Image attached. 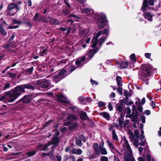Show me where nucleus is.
<instances>
[{
    "label": "nucleus",
    "instance_id": "obj_24",
    "mask_svg": "<svg viewBox=\"0 0 161 161\" xmlns=\"http://www.w3.org/2000/svg\"><path fill=\"white\" fill-rule=\"evenodd\" d=\"M100 115L103 116V117L109 120L110 118V116L106 112H103L100 113Z\"/></svg>",
    "mask_w": 161,
    "mask_h": 161
},
{
    "label": "nucleus",
    "instance_id": "obj_4",
    "mask_svg": "<svg viewBox=\"0 0 161 161\" xmlns=\"http://www.w3.org/2000/svg\"><path fill=\"white\" fill-rule=\"evenodd\" d=\"M107 21V19L105 14H100V17L98 18L97 21L98 28L100 29L104 27Z\"/></svg>",
    "mask_w": 161,
    "mask_h": 161
},
{
    "label": "nucleus",
    "instance_id": "obj_53",
    "mask_svg": "<svg viewBox=\"0 0 161 161\" xmlns=\"http://www.w3.org/2000/svg\"><path fill=\"white\" fill-rule=\"evenodd\" d=\"M146 101H136L135 104L137 105L138 104L139 105H143L145 103Z\"/></svg>",
    "mask_w": 161,
    "mask_h": 161
},
{
    "label": "nucleus",
    "instance_id": "obj_21",
    "mask_svg": "<svg viewBox=\"0 0 161 161\" xmlns=\"http://www.w3.org/2000/svg\"><path fill=\"white\" fill-rule=\"evenodd\" d=\"M54 146H53L51 147L52 149V150L49 153H48V156H49L50 158L52 160H54L55 158L54 156L53 155L54 153V150L53 149Z\"/></svg>",
    "mask_w": 161,
    "mask_h": 161
},
{
    "label": "nucleus",
    "instance_id": "obj_59",
    "mask_svg": "<svg viewBox=\"0 0 161 161\" xmlns=\"http://www.w3.org/2000/svg\"><path fill=\"white\" fill-rule=\"evenodd\" d=\"M108 30L107 29H104L103 30V35H105L107 36L108 34Z\"/></svg>",
    "mask_w": 161,
    "mask_h": 161
},
{
    "label": "nucleus",
    "instance_id": "obj_18",
    "mask_svg": "<svg viewBox=\"0 0 161 161\" xmlns=\"http://www.w3.org/2000/svg\"><path fill=\"white\" fill-rule=\"evenodd\" d=\"M16 5L15 3H12L8 5V7L7 10H9V12H11V10L14 9Z\"/></svg>",
    "mask_w": 161,
    "mask_h": 161
},
{
    "label": "nucleus",
    "instance_id": "obj_48",
    "mask_svg": "<svg viewBox=\"0 0 161 161\" xmlns=\"http://www.w3.org/2000/svg\"><path fill=\"white\" fill-rule=\"evenodd\" d=\"M34 69V68L33 67H31L26 70V72H28L30 74H31Z\"/></svg>",
    "mask_w": 161,
    "mask_h": 161
},
{
    "label": "nucleus",
    "instance_id": "obj_33",
    "mask_svg": "<svg viewBox=\"0 0 161 161\" xmlns=\"http://www.w3.org/2000/svg\"><path fill=\"white\" fill-rule=\"evenodd\" d=\"M68 119L69 120L72 121L76 120V117L74 115H70L68 117Z\"/></svg>",
    "mask_w": 161,
    "mask_h": 161
},
{
    "label": "nucleus",
    "instance_id": "obj_7",
    "mask_svg": "<svg viewBox=\"0 0 161 161\" xmlns=\"http://www.w3.org/2000/svg\"><path fill=\"white\" fill-rule=\"evenodd\" d=\"M128 101H119V103H118L115 106L116 110L118 111L119 112L121 113L123 110V108L125 107V104Z\"/></svg>",
    "mask_w": 161,
    "mask_h": 161
},
{
    "label": "nucleus",
    "instance_id": "obj_32",
    "mask_svg": "<svg viewBox=\"0 0 161 161\" xmlns=\"http://www.w3.org/2000/svg\"><path fill=\"white\" fill-rule=\"evenodd\" d=\"M42 18L41 17L40 18H39L38 14H35L34 18V20L35 21V22H37L38 21H40L42 19Z\"/></svg>",
    "mask_w": 161,
    "mask_h": 161
},
{
    "label": "nucleus",
    "instance_id": "obj_20",
    "mask_svg": "<svg viewBox=\"0 0 161 161\" xmlns=\"http://www.w3.org/2000/svg\"><path fill=\"white\" fill-rule=\"evenodd\" d=\"M0 34L4 36H6L7 34V32L4 29L3 25L1 24H0Z\"/></svg>",
    "mask_w": 161,
    "mask_h": 161
},
{
    "label": "nucleus",
    "instance_id": "obj_34",
    "mask_svg": "<svg viewBox=\"0 0 161 161\" xmlns=\"http://www.w3.org/2000/svg\"><path fill=\"white\" fill-rule=\"evenodd\" d=\"M31 97L30 95H27L25 96L22 99L21 101H29V98Z\"/></svg>",
    "mask_w": 161,
    "mask_h": 161
},
{
    "label": "nucleus",
    "instance_id": "obj_5",
    "mask_svg": "<svg viewBox=\"0 0 161 161\" xmlns=\"http://www.w3.org/2000/svg\"><path fill=\"white\" fill-rule=\"evenodd\" d=\"M152 68V67L151 65H146L144 69L143 70L142 76L145 78L150 76Z\"/></svg>",
    "mask_w": 161,
    "mask_h": 161
},
{
    "label": "nucleus",
    "instance_id": "obj_63",
    "mask_svg": "<svg viewBox=\"0 0 161 161\" xmlns=\"http://www.w3.org/2000/svg\"><path fill=\"white\" fill-rule=\"evenodd\" d=\"M75 64L76 66H77V67H79L80 64V60H77L75 61Z\"/></svg>",
    "mask_w": 161,
    "mask_h": 161
},
{
    "label": "nucleus",
    "instance_id": "obj_12",
    "mask_svg": "<svg viewBox=\"0 0 161 161\" xmlns=\"http://www.w3.org/2000/svg\"><path fill=\"white\" fill-rule=\"evenodd\" d=\"M132 91L131 90L130 91V92L127 90L124 91V94L125 97V101H127L129 100V97L132 96Z\"/></svg>",
    "mask_w": 161,
    "mask_h": 161
},
{
    "label": "nucleus",
    "instance_id": "obj_56",
    "mask_svg": "<svg viewBox=\"0 0 161 161\" xmlns=\"http://www.w3.org/2000/svg\"><path fill=\"white\" fill-rule=\"evenodd\" d=\"M129 134L131 135L132 136L131 137H130V140L132 142L133 141V139H134V137L133 135V132H132L131 131H130L129 132Z\"/></svg>",
    "mask_w": 161,
    "mask_h": 161
},
{
    "label": "nucleus",
    "instance_id": "obj_17",
    "mask_svg": "<svg viewBox=\"0 0 161 161\" xmlns=\"http://www.w3.org/2000/svg\"><path fill=\"white\" fill-rule=\"evenodd\" d=\"M62 79H63L62 78L60 77L58 75L53 77V80L55 83H57Z\"/></svg>",
    "mask_w": 161,
    "mask_h": 161
},
{
    "label": "nucleus",
    "instance_id": "obj_55",
    "mask_svg": "<svg viewBox=\"0 0 161 161\" xmlns=\"http://www.w3.org/2000/svg\"><path fill=\"white\" fill-rule=\"evenodd\" d=\"M117 91L119 93L120 95L122 94V89L119 86L117 89Z\"/></svg>",
    "mask_w": 161,
    "mask_h": 161
},
{
    "label": "nucleus",
    "instance_id": "obj_54",
    "mask_svg": "<svg viewBox=\"0 0 161 161\" xmlns=\"http://www.w3.org/2000/svg\"><path fill=\"white\" fill-rule=\"evenodd\" d=\"M141 120L142 122L143 123H144L145 122V116L142 115H141Z\"/></svg>",
    "mask_w": 161,
    "mask_h": 161
},
{
    "label": "nucleus",
    "instance_id": "obj_16",
    "mask_svg": "<svg viewBox=\"0 0 161 161\" xmlns=\"http://www.w3.org/2000/svg\"><path fill=\"white\" fill-rule=\"evenodd\" d=\"M24 87L25 89L33 90L35 89V87L29 83L24 84Z\"/></svg>",
    "mask_w": 161,
    "mask_h": 161
},
{
    "label": "nucleus",
    "instance_id": "obj_8",
    "mask_svg": "<svg viewBox=\"0 0 161 161\" xmlns=\"http://www.w3.org/2000/svg\"><path fill=\"white\" fill-rule=\"evenodd\" d=\"M93 13V10L90 8H86L83 9H81V14H87L86 15L87 16H88L89 17L91 16Z\"/></svg>",
    "mask_w": 161,
    "mask_h": 161
},
{
    "label": "nucleus",
    "instance_id": "obj_49",
    "mask_svg": "<svg viewBox=\"0 0 161 161\" xmlns=\"http://www.w3.org/2000/svg\"><path fill=\"white\" fill-rule=\"evenodd\" d=\"M98 144L96 143H94L93 145V150H95L98 149Z\"/></svg>",
    "mask_w": 161,
    "mask_h": 161
},
{
    "label": "nucleus",
    "instance_id": "obj_10",
    "mask_svg": "<svg viewBox=\"0 0 161 161\" xmlns=\"http://www.w3.org/2000/svg\"><path fill=\"white\" fill-rule=\"evenodd\" d=\"M42 146V145L41 144L38 145L36 149L27 153H26V155H28V156L30 157H31L34 156V155L36 154V153L38 151V150H37V148L41 147Z\"/></svg>",
    "mask_w": 161,
    "mask_h": 161
},
{
    "label": "nucleus",
    "instance_id": "obj_28",
    "mask_svg": "<svg viewBox=\"0 0 161 161\" xmlns=\"http://www.w3.org/2000/svg\"><path fill=\"white\" fill-rule=\"evenodd\" d=\"M52 145L51 142H49L48 143L44 145L42 148L41 150L43 151H47L48 149L47 148L48 147Z\"/></svg>",
    "mask_w": 161,
    "mask_h": 161
},
{
    "label": "nucleus",
    "instance_id": "obj_36",
    "mask_svg": "<svg viewBox=\"0 0 161 161\" xmlns=\"http://www.w3.org/2000/svg\"><path fill=\"white\" fill-rule=\"evenodd\" d=\"M130 59L133 62H136V56L134 53H132L130 55Z\"/></svg>",
    "mask_w": 161,
    "mask_h": 161
},
{
    "label": "nucleus",
    "instance_id": "obj_45",
    "mask_svg": "<svg viewBox=\"0 0 161 161\" xmlns=\"http://www.w3.org/2000/svg\"><path fill=\"white\" fill-rule=\"evenodd\" d=\"M4 86L3 88V90H5L9 87L10 86V84L8 83H6L4 84Z\"/></svg>",
    "mask_w": 161,
    "mask_h": 161
},
{
    "label": "nucleus",
    "instance_id": "obj_37",
    "mask_svg": "<svg viewBox=\"0 0 161 161\" xmlns=\"http://www.w3.org/2000/svg\"><path fill=\"white\" fill-rule=\"evenodd\" d=\"M134 135L137 139L139 138V132L137 129H136L134 132Z\"/></svg>",
    "mask_w": 161,
    "mask_h": 161
},
{
    "label": "nucleus",
    "instance_id": "obj_11",
    "mask_svg": "<svg viewBox=\"0 0 161 161\" xmlns=\"http://www.w3.org/2000/svg\"><path fill=\"white\" fill-rule=\"evenodd\" d=\"M24 84L20 86H16L14 89L17 92H25V90Z\"/></svg>",
    "mask_w": 161,
    "mask_h": 161
},
{
    "label": "nucleus",
    "instance_id": "obj_44",
    "mask_svg": "<svg viewBox=\"0 0 161 161\" xmlns=\"http://www.w3.org/2000/svg\"><path fill=\"white\" fill-rule=\"evenodd\" d=\"M89 31V30L88 29H85L82 32L81 31V36L82 35L86 36L87 35Z\"/></svg>",
    "mask_w": 161,
    "mask_h": 161
},
{
    "label": "nucleus",
    "instance_id": "obj_42",
    "mask_svg": "<svg viewBox=\"0 0 161 161\" xmlns=\"http://www.w3.org/2000/svg\"><path fill=\"white\" fill-rule=\"evenodd\" d=\"M101 161H108V158L105 156H101L100 157Z\"/></svg>",
    "mask_w": 161,
    "mask_h": 161
},
{
    "label": "nucleus",
    "instance_id": "obj_2",
    "mask_svg": "<svg viewBox=\"0 0 161 161\" xmlns=\"http://www.w3.org/2000/svg\"><path fill=\"white\" fill-rule=\"evenodd\" d=\"M148 0H144L142 4V9L144 13V17L145 19H147L149 21H152L153 20V15L150 12H145L149 8L147 5Z\"/></svg>",
    "mask_w": 161,
    "mask_h": 161
},
{
    "label": "nucleus",
    "instance_id": "obj_23",
    "mask_svg": "<svg viewBox=\"0 0 161 161\" xmlns=\"http://www.w3.org/2000/svg\"><path fill=\"white\" fill-rule=\"evenodd\" d=\"M112 138L114 140L116 141H118V138L117 135H116L115 129H113L112 130Z\"/></svg>",
    "mask_w": 161,
    "mask_h": 161
},
{
    "label": "nucleus",
    "instance_id": "obj_22",
    "mask_svg": "<svg viewBox=\"0 0 161 161\" xmlns=\"http://www.w3.org/2000/svg\"><path fill=\"white\" fill-rule=\"evenodd\" d=\"M59 101H65L67 100V98L65 96L62 94H58L56 95Z\"/></svg>",
    "mask_w": 161,
    "mask_h": 161
},
{
    "label": "nucleus",
    "instance_id": "obj_30",
    "mask_svg": "<svg viewBox=\"0 0 161 161\" xmlns=\"http://www.w3.org/2000/svg\"><path fill=\"white\" fill-rule=\"evenodd\" d=\"M9 10H7V15H9L10 16H12L14 15L16 11H14V9L11 10V12H9Z\"/></svg>",
    "mask_w": 161,
    "mask_h": 161
},
{
    "label": "nucleus",
    "instance_id": "obj_25",
    "mask_svg": "<svg viewBox=\"0 0 161 161\" xmlns=\"http://www.w3.org/2000/svg\"><path fill=\"white\" fill-rule=\"evenodd\" d=\"M116 80L118 85L119 87L121 86L122 85L121 78L120 76H118L116 77Z\"/></svg>",
    "mask_w": 161,
    "mask_h": 161
},
{
    "label": "nucleus",
    "instance_id": "obj_3",
    "mask_svg": "<svg viewBox=\"0 0 161 161\" xmlns=\"http://www.w3.org/2000/svg\"><path fill=\"white\" fill-rule=\"evenodd\" d=\"M6 95L8 96L10 99V101H14L21 95V93L17 92L15 90H11L10 91L6 92Z\"/></svg>",
    "mask_w": 161,
    "mask_h": 161
},
{
    "label": "nucleus",
    "instance_id": "obj_26",
    "mask_svg": "<svg viewBox=\"0 0 161 161\" xmlns=\"http://www.w3.org/2000/svg\"><path fill=\"white\" fill-rule=\"evenodd\" d=\"M47 22H48L52 25L57 24L56 20L51 18H49L47 20Z\"/></svg>",
    "mask_w": 161,
    "mask_h": 161
},
{
    "label": "nucleus",
    "instance_id": "obj_43",
    "mask_svg": "<svg viewBox=\"0 0 161 161\" xmlns=\"http://www.w3.org/2000/svg\"><path fill=\"white\" fill-rule=\"evenodd\" d=\"M8 75H9V77L12 78H14L16 76V74L14 73L11 72H8Z\"/></svg>",
    "mask_w": 161,
    "mask_h": 161
},
{
    "label": "nucleus",
    "instance_id": "obj_41",
    "mask_svg": "<svg viewBox=\"0 0 161 161\" xmlns=\"http://www.w3.org/2000/svg\"><path fill=\"white\" fill-rule=\"evenodd\" d=\"M73 16L75 17V20L76 21H79L80 20V18H78L74 14L70 15L68 16L69 17H70V16Z\"/></svg>",
    "mask_w": 161,
    "mask_h": 161
},
{
    "label": "nucleus",
    "instance_id": "obj_1",
    "mask_svg": "<svg viewBox=\"0 0 161 161\" xmlns=\"http://www.w3.org/2000/svg\"><path fill=\"white\" fill-rule=\"evenodd\" d=\"M102 31H99L97 33H95L93 36L92 41V48L95 47L97 45V42L98 44L101 46L105 41L106 38L103 36L101 37L98 41V38L102 35Z\"/></svg>",
    "mask_w": 161,
    "mask_h": 161
},
{
    "label": "nucleus",
    "instance_id": "obj_52",
    "mask_svg": "<svg viewBox=\"0 0 161 161\" xmlns=\"http://www.w3.org/2000/svg\"><path fill=\"white\" fill-rule=\"evenodd\" d=\"M105 105V104L102 101H99L98 102V106L99 107H102Z\"/></svg>",
    "mask_w": 161,
    "mask_h": 161
},
{
    "label": "nucleus",
    "instance_id": "obj_19",
    "mask_svg": "<svg viewBox=\"0 0 161 161\" xmlns=\"http://www.w3.org/2000/svg\"><path fill=\"white\" fill-rule=\"evenodd\" d=\"M59 141V140L58 137L54 136L52 139V144H58Z\"/></svg>",
    "mask_w": 161,
    "mask_h": 161
},
{
    "label": "nucleus",
    "instance_id": "obj_62",
    "mask_svg": "<svg viewBox=\"0 0 161 161\" xmlns=\"http://www.w3.org/2000/svg\"><path fill=\"white\" fill-rule=\"evenodd\" d=\"M108 107L110 111H112L113 110V108L112 105L110 103H108Z\"/></svg>",
    "mask_w": 161,
    "mask_h": 161
},
{
    "label": "nucleus",
    "instance_id": "obj_58",
    "mask_svg": "<svg viewBox=\"0 0 161 161\" xmlns=\"http://www.w3.org/2000/svg\"><path fill=\"white\" fill-rule=\"evenodd\" d=\"M108 144L109 147H110V148L111 149L112 148L113 149H114V147L113 145L112 144V143L111 142H110L109 141H108Z\"/></svg>",
    "mask_w": 161,
    "mask_h": 161
},
{
    "label": "nucleus",
    "instance_id": "obj_29",
    "mask_svg": "<svg viewBox=\"0 0 161 161\" xmlns=\"http://www.w3.org/2000/svg\"><path fill=\"white\" fill-rule=\"evenodd\" d=\"M73 154H80V149H73L71 152Z\"/></svg>",
    "mask_w": 161,
    "mask_h": 161
},
{
    "label": "nucleus",
    "instance_id": "obj_35",
    "mask_svg": "<svg viewBox=\"0 0 161 161\" xmlns=\"http://www.w3.org/2000/svg\"><path fill=\"white\" fill-rule=\"evenodd\" d=\"M76 69V68L75 66L73 65L71 66L68 69L69 71V74L71 73L73 71H74Z\"/></svg>",
    "mask_w": 161,
    "mask_h": 161
},
{
    "label": "nucleus",
    "instance_id": "obj_39",
    "mask_svg": "<svg viewBox=\"0 0 161 161\" xmlns=\"http://www.w3.org/2000/svg\"><path fill=\"white\" fill-rule=\"evenodd\" d=\"M100 150H101V153L102 154L105 155L107 154V152L105 148H103Z\"/></svg>",
    "mask_w": 161,
    "mask_h": 161
},
{
    "label": "nucleus",
    "instance_id": "obj_14",
    "mask_svg": "<svg viewBox=\"0 0 161 161\" xmlns=\"http://www.w3.org/2000/svg\"><path fill=\"white\" fill-rule=\"evenodd\" d=\"M99 48H96L93 49L91 50L89 53L88 55L89 57L91 58L94 56V54L96 53L99 50Z\"/></svg>",
    "mask_w": 161,
    "mask_h": 161
},
{
    "label": "nucleus",
    "instance_id": "obj_64",
    "mask_svg": "<svg viewBox=\"0 0 161 161\" xmlns=\"http://www.w3.org/2000/svg\"><path fill=\"white\" fill-rule=\"evenodd\" d=\"M144 112L147 115H149L151 114V112L149 110H145Z\"/></svg>",
    "mask_w": 161,
    "mask_h": 161
},
{
    "label": "nucleus",
    "instance_id": "obj_51",
    "mask_svg": "<svg viewBox=\"0 0 161 161\" xmlns=\"http://www.w3.org/2000/svg\"><path fill=\"white\" fill-rule=\"evenodd\" d=\"M13 23L15 24H22L21 21L15 19H14L13 20Z\"/></svg>",
    "mask_w": 161,
    "mask_h": 161
},
{
    "label": "nucleus",
    "instance_id": "obj_50",
    "mask_svg": "<svg viewBox=\"0 0 161 161\" xmlns=\"http://www.w3.org/2000/svg\"><path fill=\"white\" fill-rule=\"evenodd\" d=\"M81 137H82V138H81V140H82L84 142H85L88 139L87 137H85L83 135H81Z\"/></svg>",
    "mask_w": 161,
    "mask_h": 161
},
{
    "label": "nucleus",
    "instance_id": "obj_46",
    "mask_svg": "<svg viewBox=\"0 0 161 161\" xmlns=\"http://www.w3.org/2000/svg\"><path fill=\"white\" fill-rule=\"evenodd\" d=\"M90 82L92 85H97L98 84V83L97 81L94 80L92 79L90 80Z\"/></svg>",
    "mask_w": 161,
    "mask_h": 161
},
{
    "label": "nucleus",
    "instance_id": "obj_47",
    "mask_svg": "<svg viewBox=\"0 0 161 161\" xmlns=\"http://www.w3.org/2000/svg\"><path fill=\"white\" fill-rule=\"evenodd\" d=\"M70 12L67 8H65L63 10V13H64V14L65 15H66L67 14H69V13Z\"/></svg>",
    "mask_w": 161,
    "mask_h": 161
},
{
    "label": "nucleus",
    "instance_id": "obj_60",
    "mask_svg": "<svg viewBox=\"0 0 161 161\" xmlns=\"http://www.w3.org/2000/svg\"><path fill=\"white\" fill-rule=\"evenodd\" d=\"M154 0H149L148 3L149 5L153 6L154 4Z\"/></svg>",
    "mask_w": 161,
    "mask_h": 161
},
{
    "label": "nucleus",
    "instance_id": "obj_31",
    "mask_svg": "<svg viewBox=\"0 0 161 161\" xmlns=\"http://www.w3.org/2000/svg\"><path fill=\"white\" fill-rule=\"evenodd\" d=\"M132 114H139L136 109V106L135 105H132Z\"/></svg>",
    "mask_w": 161,
    "mask_h": 161
},
{
    "label": "nucleus",
    "instance_id": "obj_9",
    "mask_svg": "<svg viewBox=\"0 0 161 161\" xmlns=\"http://www.w3.org/2000/svg\"><path fill=\"white\" fill-rule=\"evenodd\" d=\"M116 64L119 65L120 68L121 69L126 68L128 66V64L126 61L122 62L121 63H120L118 61H116Z\"/></svg>",
    "mask_w": 161,
    "mask_h": 161
},
{
    "label": "nucleus",
    "instance_id": "obj_61",
    "mask_svg": "<svg viewBox=\"0 0 161 161\" xmlns=\"http://www.w3.org/2000/svg\"><path fill=\"white\" fill-rule=\"evenodd\" d=\"M138 109L140 112H142L143 111V108L142 106L138 105Z\"/></svg>",
    "mask_w": 161,
    "mask_h": 161
},
{
    "label": "nucleus",
    "instance_id": "obj_6",
    "mask_svg": "<svg viewBox=\"0 0 161 161\" xmlns=\"http://www.w3.org/2000/svg\"><path fill=\"white\" fill-rule=\"evenodd\" d=\"M36 84L39 85L40 86L43 88H47L50 86V81L48 80H44L40 82L38 81Z\"/></svg>",
    "mask_w": 161,
    "mask_h": 161
},
{
    "label": "nucleus",
    "instance_id": "obj_13",
    "mask_svg": "<svg viewBox=\"0 0 161 161\" xmlns=\"http://www.w3.org/2000/svg\"><path fill=\"white\" fill-rule=\"evenodd\" d=\"M89 119V118L87 115L86 113L84 111H81V120L84 121Z\"/></svg>",
    "mask_w": 161,
    "mask_h": 161
},
{
    "label": "nucleus",
    "instance_id": "obj_40",
    "mask_svg": "<svg viewBox=\"0 0 161 161\" xmlns=\"http://www.w3.org/2000/svg\"><path fill=\"white\" fill-rule=\"evenodd\" d=\"M135 140V142L133 143V145L135 146L136 147H137L139 145L138 143V141L137 139H133V141Z\"/></svg>",
    "mask_w": 161,
    "mask_h": 161
},
{
    "label": "nucleus",
    "instance_id": "obj_15",
    "mask_svg": "<svg viewBox=\"0 0 161 161\" xmlns=\"http://www.w3.org/2000/svg\"><path fill=\"white\" fill-rule=\"evenodd\" d=\"M66 72V71L65 69H62L58 72V75L63 79L68 75H65Z\"/></svg>",
    "mask_w": 161,
    "mask_h": 161
},
{
    "label": "nucleus",
    "instance_id": "obj_57",
    "mask_svg": "<svg viewBox=\"0 0 161 161\" xmlns=\"http://www.w3.org/2000/svg\"><path fill=\"white\" fill-rule=\"evenodd\" d=\"M119 125L120 127H122V125L124 123V121L122 120L121 119H119Z\"/></svg>",
    "mask_w": 161,
    "mask_h": 161
},
{
    "label": "nucleus",
    "instance_id": "obj_38",
    "mask_svg": "<svg viewBox=\"0 0 161 161\" xmlns=\"http://www.w3.org/2000/svg\"><path fill=\"white\" fill-rule=\"evenodd\" d=\"M134 158L132 159L130 158L128 155L126 156L124 158V160L125 161H134Z\"/></svg>",
    "mask_w": 161,
    "mask_h": 161
},
{
    "label": "nucleus",
    "instance_id": "obj_27",
    "mask_svg": "<svg viewBox=\"0 0 161 161\" xmlns=\"http://www.w3.org/2000/svg\"><path fill=\"white\" fill-rule=\"evenodd\" d=\"M47 50L46 48L44 47H41V51L40 52V55L41 56H43L46 54V52Z\"/></svg>",
    "mask_w": 161,
    "mask_h": 161
}]
</instances>
